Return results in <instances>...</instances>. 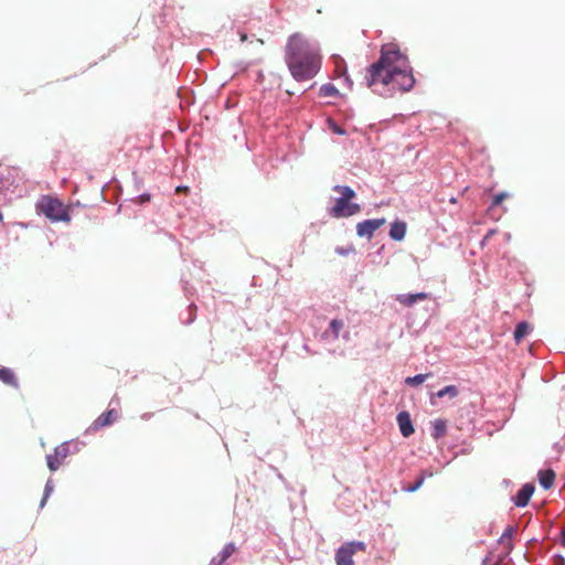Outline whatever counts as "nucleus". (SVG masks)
<instances>
[{
	"instance_id": "f03ea898",
	"label": "nucleus",
	"mask_w": 565,
	"mask_h": 565,
	"mask_svg": "<svg viewBox=\"0 0 565 565\" xmlns=\"http://www.w3.org/2000/svg\"><path fill=\"white\" fill-rule=\"evenodd\" d=\"M285 61L291 76L298 82L313 78L321 68V56L317 47L300 33L289 36Z\"/></svg>"
},
{
	"instance_id": "f8f14e48",
	"label": "nucleus",
	"mask_w": 565,
	"mask_h": 565,
	"mask_svg": "<svg viewBox=\"0 0 565 565\" xmlns=\"http://www.w3.org/2000/svg\"><path fill=\"white\" fill-rule=\"evenodd\" d=\"M406 235V223L396 221L391 225L390 237L394 241L401 242Z\"/></svg>"
},
{
	"instance_id": "4be33fe9",
	"label": "nucleus",
	"mask_w": 565,
	"mask_h": 565,
	"mask_svg": "<svg viewBox=\"0 0 565 565\" xmlns=\"http://www.w3.org/2000/svg\"><path fill=\"white\" fill-rule=\"evenodd\" d=\"M343 322L341 320H338V319H333L331 320L330 322V329L332 330L333 332V337L334 339H338L339 337V333L341 331V329L343 328Z\"/></svg>"
},
{
	"instance_id": "5701e85b",
	"label": "nucleus",
	"mask_w": 565,
	"mask_h": 565,
	"mask_svg": "<svg viewBox=\"0 0 565 565\" xmlns=\"http://www.w3.org/2000/svg\"><path fill=\"white\" fill-rule=\"evenodd\" d=\"M424 481H425V475L423 473V475H420V476L417 478V480H416L413 484H411L409 487H407V489H406V490H407L408 492H415L416 490H418V489L423 486Z\"/></svg>"
},
{
	"instance_id": "2eb2a0df",
	"label": "nucleus",
	"mask_w": 565,
	"mask_h": 565,
	"mask_svg": "<svg viewBox=\"0 0 565 565\" xmlns=\"http://www.w3.org/2000/svg\"><path fill=\"white\" fill-rule=\"evenodd\" d=\"M235 545L233 543L226 544L216 557H213L210 565H222L234 552Z\"/></svg>"
},
{
	"instance_id": "6ab92c4d",
	"label": "nucleus",
	"mask_w": 565,
	"mask_h": 565,
	"mask_svg": "<svg viewBox=\"0 0 565 565\" xmlns=\"http://www.w3.org/2000/svg\"><path fill=\"white\" fill-rule=\"evenodd\" d=\"M339 92L332 84H324L320 87L319 95L321 97L338 96Z\"/></svg>"
},
{
	"instance_id": "7ed1b4c3",
	"label": "nucleus",
	"mask_w": 565,
	"mask_h": 565,
	"mask_svg": "<svg viewBox=\"0 0 565 565\" xmlns=\"http://www.w3.org/2000/svg\"><path fill=\"white\" fill-rule=\"evenodd\" d=\"M333 191L340 193L341 196L335 200L333 207L330 210L332 217H350L361 211V206L358 203L350 202L355 198V192L350 186L335 185L333 186Z\"/></svg>"
},
{
	"instance_id": "9b49d317",
	"label": "nucleus",
	"mask_w": 565,
	"mask_h": 565,
	"mask_svg": "<svg viewBox=\"0 0 565 565\" xmlns=\"http://www.w3.org/2000/svg\"><path fill=\"white\" fill-rule=\"evenodd\" d=\"M428 295L425 292L409 294V295H398L396 300L406 307H412L415 302L419 300H426Z\"/></svg>"
},
{
	"instance_id": "4468645a",
	"label": "nucleus",
	"mask_w": 565,
	"mask_h": 565,
	"mask_svg": "<svg viewBox=\"0 0 565 565\" xmlns=\"http://www.w3.org/2000/svg\"><path fill=\"white\" fill-rule=\"evenodd\" d=\"M459 395V390L456 385H447L444 388L439 390L437 393L430 395V403L435 404V398H443L448 396L449 398H455Z\"/></svg>"
},
{
	"instance_id": "b1692460",
	"label": "nucleus",
	"mask_w": 565,
	"mask_h": 565,
	"mask_svg": "<svg viewBox=\"0 0 565 565\" xmlns=\"http://www.w3.org/2000/svg\"><path fill=\"white\" fill-rule=\"evenodd\" d=\"M507 196L508 194L504 192L495 194L492 200L491 207L500 205L507 199Z\"/></svg>"
},
{
	"instance_id": "20e7f679",
	"label": "nucleus",
	"mask_w": 565,
	"mask_h": 565,
	"mask_svg": "<svg viewBox=\"0 0 565 565\" xmlns=\"http://www.w3.org/2000/svg\"><path fill=\"white\" fill-rule=\"evenodd\" d=\"M36 210L52 222L71 221L70 210L58 199L51 195H42L36 202Z\"/></svg>"
},
{
	"instance_id": "9d476101",
	"label": "nucleus",
	"mask_w": 565,
	"mask_h": 565,
	"mask_svg": "<svg viewBox=\"0 0 565 565\" xmlns=\"http://www.w3.org/2000/svg\"><path fill=\"white\" fill-rule=\"evenodd\" d=\"M118 418L116 409H109L100 414L93 423V428L98 429L111 425Z\"/></svg>"
},
{
	"instance_id": "cd10ccee",
	"label": "nucleus",
	"mask_w": 565,
	"mask_h": 565,
	"mask_svg": "<svg viewBox=\"0 0 565 565\" xmlns=\"http://www.w3.org/2000/svg\"><path fill=\"white\" fill-rule=\"evenodd\" d=\"M555 562H556L557 565H564L565 564V558L563 556H561V555H557L555 557Z\"/></svg>"
},
{
	"instance_id": "7c9ffc66",
	"label": "nucleus",
	"mask_w": 565,
	"mask_h": 565,
	"mask_svg": "<svg viewBox=\"0 0 565 565\" xmlns=\"http://www.w3.org/2000/svg\"><path fill=\"white\" fill-rule=\"evenodd\" d=\"M241 40H242L243 42H244V41H246V40H247V35L243 33V34L241 35Z\"/></svg>"
},
{
	"instance_id": "dca6fc26",
	"label": "nucleus",
	"mask_w": 565,
	"mask_h": 565,
	"mask_svg": "<svg viewBox=\"0 0 565 565\" xmlns=\"http://www.w3.org/2000/svg\"><path fill=\"white\" fill-rule=\"evenodd\" d=\"M431 427H433L431 436L434 439L438 440L446 435L447 422L445 419L437 418L431 422Z\"/></svg>"
},
{
	"instance_id": "f3484780",
	"label": "nucleus",
	"mask_w": 565,
	"mask_h": 565,
	"mask_svg": "<svg viewBox=\"0 0 565 565\" xmlns=\"http://www.w3.org/2000/svg\"><path fill=\"white\" fill-rule=\"evenodd\" d=\"M0 381H2L7 385L18 387V382L14 376V373L12 372V370L8 367L0 369Z\"/></svg>"
},
{
	"instance_id": "39448f33",
	"label": "nucleus",
	"mask_w": 565,
	"mask_h": 565,
	"mask_svg": "<svg viewBox=\"0 0 565 565\" xmlns=\"http://www.w3.org/2000/svg\"><path fill=\"white\" fill-rule=\"evenodd\" d=\"M365 550L366 545L361 541L347 542L337 550L335 563L337 565H354L353 555Z\"/></svg>"
},
{
	"instance_id": "6e6552de",
	"label": "nucleus",
	"mask_w": 565,
	"mask_h": 565,
	"mask_svg": "<svg viewBox=\"0 0 565 565\" xmlns=\"http://www.w3.org/2000/svg\"><path fill=\"white\" fill-rule=\"evenodd\" d=\"M396 420L403 437H409L414 434V426L411 419V415L407 412L404 411L398 413Z\"/></svg>"
},
{
	"instance_id": "2f4dec72",
	"label": "nucleus",
	"mask_w": 565,
	"mask_h": 565,
	"mask_svg": "<svg viewBox=\"0 0 565 565\" xmlns=\"http://www.w3.org/2000/svg\"><path fill=\"white\" fill-rule=\"evenodd\" d=\"M2 220H3V214H2V212L0 211V222H2Z\"/></svg>"
},
{
	"instance_id": "423d86ee",
	"label": "nucleus",
	"mask_w": 565,
	"mask_h": 565,
	"mask_svg": "<svg viewBox=\"0 0 565 565\" xmlns=\"http://www.w3.org/2000/svg\"><path fill=\"white\" fill-rule=\"evenodd\" d=\"M70 455V444L62 443L54 448L53 454L46 456V463L51 471H56Z\"/></svg>"
},
{
	"instance_id": "bb28decb",
	"label": "nucleus",
	"mask_w": 565,
	"mask_h": 565,
	"mask_svg": "<svg viewBox=\"0 0 565 565\" xmlns=\"http://www.w3.org/2000/svg\"><path fill=\"white\" fill-rule=\"evenodd\" d=\"M138 200H139L140 203L149 202L150 201V195L149 194H141Z\"/></svg>"
},
{
	"instance_id": "412c9836",
	"label": "nucleus",
	"mask_w": 565,
	"mask_h": 565,
	"mask_svg": "<svg viewBox=\"0 0 565 565\" xmlns=\"http://www.w3.org/2000/svg\"><path fill=\"white\" fill-rule=\"evenodd\" d=\"M343 64V61L340 60L339 63H337V66H335V72L338 74V76H343L344 77V81L349 84L350 87H352V81L350 79V77L348 76L347 74V70L344 67H342Z\"/></svg>"
},
{
	"instance_id": "0eeeda50",
	"label": "nucleus",
	"mask_w": 565,
	"mask_h": 565,
	"mask_svg": "<svg viewBox=\"0 0 565 565\" xmlns=\"http://www.w3.org/2000/svg\"><path fill=\"white\" fill-rule=\"evenodd\" d=\"M385 223L386 220L384 217L365 220L356 224V234L360 237H366L367 239H371L374 233Z\"/></svg>"
},
{
	"instance_id": "393cba45",
	"label": "nucleus",
	"mask_w": 565,
	"mask_h": 565,
	"mask_svg": "<svg viewBox=\"0 0 565 565\" xmlns=\"http://www.w3.org/2000/svg\"><path fill=\"white\" fill-rule=\"evenodd\" d=\"M53 487L51 486V482L49 481L45 486L44 497L41 501V507L44 505L46 498L50 495V492L52 491Z\"/></svg>"
},
{
	"instance_id": "c85d7f7f",
	"label": "nucleus",
	"mask_w": 565,
	"mask_h": 565,
	"mask_svg": "<svg viewBox=\"0 0 565 565\" xmlns=\"http://www.w3.org/2000/svg\"><path fill=\"white\" fill-rule=\"evenodd\" d=\"M333 131H334L335 134H339V135H343V134H344V130H342V129H341L340 127H338V126H334Z\"/></svg>"
},
{
	"instance_id": "1a4fd4ad",
	"label": "nucleus",
	"mask_w": 565,
	"mask_h": 565,
	"mask_svg": "<svg viewBox=\"0 0 565 565\" xmlns=\"http://www.w3.org/2000/svg\"><path fill=\"white\" fill-rule=\"evenodd\" d=\"M533 492H534V486L532 483H525L518 491V493H516V495L514 498V504L516 507H525V505H527V503H529Z\"/></svg>"
},
{
	"instance_id": "a878e982",
	"label": "nucleus",
	"mask_w": 565,
	"mask_h": 565,
	"mask_svg": "<svg viewBox=\"0 0 565 565\" xmlns=\"http://www.w3.org/2000/svg\"><path fill=\"white\" fill-rule=\"evenodd\" d=\"M189 191V188L185 186V185H179L177 189H175V192L177 193H186Z\"/></svg>"
},
{
	"instance_id": "ddd939ff",
	"label": "nucleus",
	"mask_w": 565,
	"mask_h": 565,
	"mask_svg": "<svg viewBox=\"0 0 565 565\" xmlns=\"http://www.w3.org/2000/svg\"><path fill=\"white\" fill-rule=\"evenodd\" d=\"M539 482L542 488L548 490L553 487L555 480V472L552 469H545L539 471Z\"/></svg>"
},
{
	"instance_id": "c756f323",
	"label": "nucleus",
	"mask_w": 565,
	"mask_h": 565,
	"mask_svg": "<svg viewBox=\"0 0 565 565\" xmlns=\"http://www.w3.org/2000/svg\"><path fill=\"white\" fill-rule=\"evenodd\" d=\"M562 544L565 546V529L562 531Z\"/></svg>"
},
{
	"instance_id": "a211bd4d",
	"label": "nucleus",
	"mask_w": 565,
	"mask_h": 565,
	"mask_svg": "<svg viewBox=\"0 0 565 565\" xmlns=\"http://www.w3.org/2000/svg\"><path fill=\"white\" fill-rule=\"evenodd\" d=\"M530 332V324L525 321H522L516 324L514 330V340L516 343H520L522 339H524Z\"/></svg>"
},
{
	"instance_id": "aec40b11",
	"label": "nucleus",
	"mask_w": 565,
	"mask_h": 565,
	"mask_svg": "<svg viewBox=\"0 0 565 565\" xmlns=\"http://www.w3.org/2000/svg\"><path fill=\"white\" fill-rule=\"evenodd\" d=\"M430 375H431L430 373L417 374L413 377H407L405 380V382L408 385L417 386V385H420L422 383H424L428 377H430Z\"/></svg>"
},
{
	"instance_id": "f257e3e1",
	"label": "nucleus",
	"mask_w": 565,
	"mask_h": 565,
	"mask_svg": "<svg viewBox=\"0 0 565 565\" xmlns=\"http://www.w3.org/2000/svg\"><path fill=\"white\" fill-rule=\"evenodd\" d=\"M365 83L372 92L382 96L411 90L415 78L408 57L399 51L397 45L384 44L380 58L367 67Z\"/></svg>"
}]
</instances>
